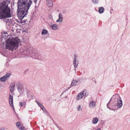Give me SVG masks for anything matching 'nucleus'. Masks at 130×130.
<instances>
[{"label": "nucleus", "mask_w": 130, "mask_h": 130, "mask_svg": "<svg viewBox=\"0 0 130 130\" xmlns=\"http://www.w3.org/2000/svg\"><path fill=\"white\" fill-rule=\"evenodd\" d=\"M20 41V40L18 37L8 38L6 42V48L13 51L18 47V45Z\"/></svg>", "instance_id": "1"}, {"label": "nucleus", "mask_w": 130, "mask_h": 130, "mask_svg": "<svg viewBox=\"0 0 130 130\" xmlns=\"http://www.w3.org/2000/svg\"><path fill=\"white\" fill-rule=\"evenodd\" d=\"M32 3L30 0H19L18 8H29Z\"/></svg>", "instance_id": "2"}, {"label": "nucleus", "mask_w": 130, "mask_h": 130, "mask_svg": "<svg viewBox=\"0 0 130 130\" xmlns=\"http://www.w3.org/2000/svg\"><path fill=\"white\" fill-rule=\"evenodd\" d=\"M12 15L10 9H0V19L10 18Z\"/></svg>", "instance_id": "3"}, {"label": "nucleus", "mask_w": 130, "mask_h": 130, "mask_svg": "<svg viewBox=\"0 0 130 130\" xmlns=\"http://www.w3.org/2000/svg\"><path fill=\"white\" fill-rule=\"evenodd\" d=\"M29 9H18L17 15L19 18L22 20L28 13Z\"/></svg>", "instance_id": "4"}, {"label": "nucleus", "mask_w": 130, "mask_h": 130, "mask_svg": "<svg viewBox=\"0 0 130 130\" xmlns=\"http://www.w3.org/2000/svg\"><path fill=\"white\" fill-rule=\"evenodd\" d=\"M86 90H84L79 93L77 96L76 99L77 100L81 99L83 97L86 95Z\"/></svg>", "instance_id": "5"}, {"label": "nucleus", "mask_w": 130, "mask_h": 130, "mask_svg": "<svg viewBox=\"0 0 130 130\" xmlns=\"http://www.w3.org/2000/svg\"><path fill=\"white\" fill-rule=\"evenodd\" d=\"M0 8H10L8 4L4 1L0 2Z\"/></svg>", "instance_id": "6"}, {"label": "nucleus", "mask_w": 130, "mask_h": 130, "mask_svg": "<svg viewBox=\"0 0 130 130\" xmlns=\"http://www.w3.org/2000/svg\"><path fill=\"white\" fill-rule=\"evenodd\" d=\"M9 103L10 107L13 109L14 111H15L14 107L13 105V97L11 95V94L9 95Z\"/></svg>", "instance_id": "7"}, {"label": "nucleus", "mask_w": 130, "mask_h": 130, "mask_svg": "<svg viewBox=\"0 0 130 130\" xmlns=\"http://www.w3.org/2000/svg\"><path fill=\"white\" fill-rule=\"evenodd\" d=\"M80 83V80L78 79H73L70 85V88L73 86H75Z\"/></svg>", "instance_id": "8"}, {"label": "nucleus", "mask_w": 130, "mask_h": 130, "mask_svg": "<svg viewBox=\"0 0 130 130\" xmlns=\"http://www.w3.org/2000/svg\"><path fill=\"white\" fill-rule=\"evenodd\" d=\"M18 90L21 94L24 93L26 92V89L22 86H18L17 88Z\"/></svg>", "instance_id": "9"}, {"label": "nucleus", "mask_w": 130, "mask_h": 130, "mask_svg": "<svg viewBox=\"0 0 130 130\" xmlns=\"http://www.w3.org/2000/svg\"><path fill=\"white\" fill-rule=\"evenodd\" d=\"M77 56L74 55L73 60V65L75 69H76L78 64V61L77 60ZM74 70H76V69H74Z\"/></svg>", "instance_id": "10"}, {"label": "nucleus", "mask_w": 130, "mask_h": 130, "mask_svg": "<svg viewBox=\"0 0 130 130\" xmlns=\"http://www.w3.org/2000/svg\"><path fill=\"white\" fill-rule=\"evenodd\" d=\"M110 102V101L107 104V108L112 110H113L114 111L115 110H117L119 108H118L116 107V106L115 105H114L113 106H111L110 107H109V103Z\"/></svg>", "instance_id": "11"}, {"label": "nucleus", "mask_w": 130, "mask_h": 130, "mask_svg": "<svg viewBox=\"0 0 130 130\" xmlns=\"http://www.w3.org/2000/svg\"><path fill=\"white\" fill-rule=\"evenodd\" d=\"M122 101L121 98L118 99L117 101V106L119 108H121L123 105Z\"/></svg>", "instance_id": "12"}, {"label": "nucleus", "mask_w": 130, "mask_h": 130, "mask_svg": "<svg viewBox=\"0 0 130 130\" xmlns=\"http://www.w3.org/2000/svg\"><path fill=\"white\" fill-rule=\"evenodd\" d=\"M53 0H46L47 5L49 7H51L53 5Z\"/></svg>", "instance_id": "13"}, {"label": "nucleus", "mask_w": 130, "mask_h": 130, "mask_svg": "<svg viewBox=\"0 0 130 130\" xmlns=\"http://www.w3.org/2000/svg\"><path fill=\"white\" fill-rule=\"evenodd\" d=\"M96 102L94 101L90 102L89 104V108H94L95 106Z\"/></svg>", "instance_id": "14"}, {"label": "nucleus", "mask_w": 130, "mask_h": 130, "mask_svg": "<svg viewBox=\"0 0 130 130\" xmlns=\"http://www.w3.org/2000/svg\"><path fill=\"white\" fill-rule=\"evenodd\" d=\"M50 27L53 30H57L58 28V27L57 25L55 24H53Z\"/></svg>", "instance_id": "15"}, {"label": "nucleus", "mask_w": 130, "mask_h": 130, "mask_svg": "<svg viewBox=\"0 0 130 130\" xmlns=\"http://www.w3.org/2000/svg\"><path fill=\"white\" fill-rule=\"evenodd\" d=\"M15 85L14 83H12L11 84L10 87V89L11 92H13Z\"/></svg>", "instance_id": "16"}, {"label": "nucleus", "mask_w": 130, "mask_h": 130, "mask_svg": "<svg viewBox=\"0 0 130 130\" xmlns=\"http://www.w3.org/2000/svg\"><path fill=\"white\" fill-rule=\"evenodd\" d=\"M120 98H121L119 94H116L115 95H113L112 98H113L115 100L116 99H120Z\"/></svg>", "instance_id": "17"}, {"label": "nucleus", "mask_w": 130, "mask_h": 130, "mask_svg": "<svg viewBox=\"0 0 130 130\" xmlns=\"http://www.w3.org/2000/svg\"><path fill=\"white\" fill-rule=\"evenodd\" d=\"M76 109L77 111H81L82 110L83 107L81 105H79L77 106Z\"/></svg>", "instance_id": "18"}, {"label": "nucleus", "mask_w": 130, "mask_h": 130, "mask_svg": "<svg viewBox=\"0 0 130 130\" xmlns=\"http://www.w3.org/2000/svg\"><path fill=\"white\" fill-rule=\"evenodd\" d=\"M17 127L19 129H21L22 127H24L21 126L20 123L19 122H18L16 124Z\"/></svg>", "instance_id": "19"}, {"label": "nucleus", "mask_w": 130, "mask_h": 130, "mask_svg": "<svg viewBox=\"0 0 130 130\" xmlns=\"http://www.w3.org/2000/svg\"><path fill=\"white\" fill-rule=\"evenodd\" d=\"M98 121V119L97 118H93L92 120V122L93 124H96Z\"/></svg>", "instance_id": "20"}, {"label": "nucleus", "mask_w": 130, "mask_h": 130, "mask_svg": "<svg viewBox=\"0 0 130 130\" xmlns=\"http://www.w3.org/2000/svg\"><path fill=\"white\" fill-rule=\"evenodd\" d=\"M48 33V31L47 30L43 29L41 32V35H45L47 34Z\"/></svg>", "instance_id": "21"}, {"label": "nucleus", "mask_w": 130, "mask_h": 130, "mask_svg": "<svg viewBox=\"0 0 130 130\" xmlns=\"http://www.w3.org/2000/svg\"><path fill=\"white\" fill-rule=\"evenodd\" d=\"M0 80L1 82H5L6 81L7 79L6 77L4 76L0 78Z\"/></svg>", "instance_id": "22"}, {"label": "nucleus", "mask_w": 130, "mask_h": 130, "mask_svg": "<svg viewBox=\"0 0 130 130\" xmlns=\"http://www.w3.org/2000/svg\"><path fill=\"white\" fill-rule=\"evenodd\" d=\"M92 3L94 4H96L99 3V0H92Z\"/></svg>", "instance_id": "23"}, {"label": "nucleus", "mask_w": 130, "mask_h": 130, "mask_svg": "<svg viewBox=\"0 0 130 130\" xmlns=\"http://www.w3.org/2000/svg\"><path fill=\"white\" fill-rule=\"evenodd\" d=\"M26 103L25 102H21L19 103V105L21 106H23L24 105L25 106L26 105Z\"/></svg>", "instance_id": "24"}, {"label": "nucleus", "mask_w": 130, "mask_h": 130, "mask_svg": "<svg viewBox=\"0 0 130 130\" xmlns=\"http://www.w3.org/2000/svg\"><path fill=\"white\" fill-rule=\"evenodd\" d=\"M39 54L40 55V53H39L38 52L35 53L34 54V56H33V57L34 58H37V56H38V55Z\"/></svg>", "instance_id": "25"}, {"label": "nucleus", "mask_w": 130, "mask_h": 130, "mask_svg": "<svg viewBox=\"0 0 130 130\" xmlns=\"http://www.w3.org/2000/svg\"><path fill=\"white\" fill-rule=\"evenodd\" d=\"M104 11V9H99L98 12H99L101 14L103 13Z\"/></svg>", "instance_id": "26"}, {"label": "nucleus", "mask_w": 130, "mask_h": 130, "mask_svg": "<svg viewBox=\"0 0 130 130\" xmlns=\"http://www.w3.org/2000/svg\"><path fill=\"white\" fill-rule=\"evenodd\" d=\"M11 75L10 73H8L6 74L4 76L6 78V79L7 80V78H8Z\"/></svg>", "instance_id": "27"}, {"label": "nucleus", "mask_w": 130, "mask_h": 130, "mask_svg": "<svg viewBox=\"0 0 130 130\" xmlns=\"http://www.w3.org/2000/svg\"><path fill=\"white\" fill-rule=\"evenodd\" d=\"M36 102L39 106L40 107V108L41 107H43V106L42 105V104L40 103L39 102L37 101Z\"/></svg>", "instance_id": "28"}, {"label": "nucleus", "mask_w": 130, "mask_h": 130, "mask_svg": "<svg viewBox=\"0 0 130 130\" xmlns=\"http://www.w3.org/2000/svg\"><path fill=\"white\" fill-rule=\"evenodd\" d=\"M58 17L59 18L61 19H63V17L62 13H60L59 14Z\"/></svg>", "instance_id": "29"}, {"label": "nucleus", "mask_w": 130, "mask_h": 130, "mask_svg": "<svg viewBox=\"0 0 130 130\" xmlns=\"http://www.w3.org/2000/svg\"><path fill=\"white\" fill-rule=\"evenodd\" d=\"M63 19H61L58 18V19L56 21L57 22H61L62 21Z\"/></svg>", "instance_id": "30"}, {"label": "nucleus", "mask_w": 130, "mask_h": 130, "mask_svg": "<svg viewBox=\"0 0 130 130\" xmlns=\"http://www.w3.org/2000/svg\"><path fill=\"white\" fill-rule=\"evenodd\" d=\"M42 54H40V55L39 54L38 55V56H37V58H41V57L42 56Z\"/></svg>", "instance_id": "31"}, {"label": "nucleus", "mask_w": 130, "mask_h": 130, "mask_svg": "<svg viewBox=\"0 0 130 130\" xmlns=\"http://www.w3.org/2000/svg\"><path fill=\"white\" fill-rule=\"evenodd\" d=\"M42 110L44 112H45L46 111V110L44 108L43 106V107H42L41 108Z\"/></svg>", "instance_id": "32"}, {"label": "nucleus", "mask_w": 130, "mask_h": 130, "mask_svg": "<svg viewBox=\"0 0 130 130\" xmlns=\"http://www.w3.org/2000/svg\"><path fill=\"white\" fill-rule=\"evenodd\" d=\"M10 21V20L9 19H7L6 21V22L7 23L9 22Z\"/></svg>", "instance_id": "33"}, {"label": "nucleus", "mask_w": 130, "mask_h": 130, "mask_svg": "<svg viewBox=\"0 0 130 130\" xmlns=\"http://www.w3.org/2000/svg\"><path fill=\"white\" fill-rule=\"evenodd\" d=\"M113 9H110V13H112V11Z\"/></svg>", "instance_id": "34"}, {"label": "nucleus", "mask_w": 130, "mask_h": 130, "mask_svg": "<svg viewBox=\"0 0 130 130\" xmlns=\"http://www.w3.org/2000/svg\"><path fill=\"white\" fill-rule=\"evenodd\" d=\"M21 130H26L25 129V128L24 127H22V128H21Z\"/></svg>", "instance_id": "35"}, {"label": "nucleus", "mask_w": 130, "mask_h": 130, "mask_svg": "<svg viewBox=\"0 0 130 130\" xmlns=\"http://www.w3.org/2000/svg\"><path fill=\"white\" fill-rule=\"evenodd\" d=\"M96 130H101V129L100 128H98Z\"/></svg>", "instance_id": "36"}, {"label": "nucleus", "mask_w": 130, "mask_h": 130, "mask_svg": "<svg viewBox=\"0 0 130 130\" xmlns=\"http://www.w3.org/2000/svg\"><path fill=\"white\" fill-rule=\"evenodd\" d=\"M0 130H4L3 128H1Z\"/></svg>", "instance_id": "37"}, {"label": "nucleus", "mask_w": 130, "mask_h": 130, "mask_svg": "<svg viewBox=\"0 0 130 130\" xmlns=\"http://www.w3.org/2000/svg\"><path fill=\"white\" fill-rule=\"evenodd\" d=\"M100 8H103V7H101Z\"/></svg>", "instance_id": "38"}, {"label": "nucleus", "mask_w": 130, "mask_h": 130, "mask_svg": "<svg viewBox=\"0 0 130 130\" xmlns=\"http://www.w3.org/2000/svg\"><path fill=\"white\" fill-rule=\"evenodd\" d=\"M111 99H112V98H111V99H110V101H111Z\"/></svg>", "instance_id": "39"}, {"label": "nucleus", "mask_w": 130, "mask_h": 130, "mask_svg": "<svg viewBox=\"0 0 130 130\" xmlns=\"http://www.w3.org/2000/svg\"><path fill=\"white\" fill-rule=\"evenodd\" d=\"M35 7H36V8L37 7L36 6H35Z\"/></svg>", "instance_id": "40"}]
</instances>
